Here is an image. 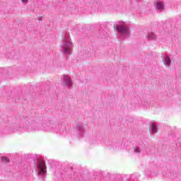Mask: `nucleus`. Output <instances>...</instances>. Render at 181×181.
<instances>
[{
    "instance_id": "obj_1",
    "label": "nucleus",
    "mask_w": 181,
    "mask_h": 181,
    "mask_svg": "<svg viewBox=\"0 0 181 181\" xmlns=\"http://www.w3.org/2000/svg\"><path fill=\"white\" fill-rule=\"evenodd\" d=\"M42 118L36 119L33 116H25L13 119L11 125L4 124L5 129L11 128L13 131H18L19 132H40L42 122Z\"/></svg>"
},
{
    "instance_id": "obj_2",
    "label": "nucleus",
    "mask_w": 181,
    "mask_h": 181,
    "mask_svg": "<svg viewBox=\"0 0 181 181\" xmlns=\"http://www.w3.org/2000/svg\"><path fill=\"white\" fill-rule=\"evenodd\" d=\"M42 131L45 132H54V134H59V135L64 136L67 134L66 124L64 123L57 124L56 122L46 120L42 122Z\"/></svg>"
},
{
    "instance_id": "obj_3",
    "label": "nucleus",
    "mask_w": 181,
    "mask_h": 181,
    "mask_svg": "<svg viewBox=\"0 0 181 181\" xmlns=\"http://www.w3.org/2000/svg\"><path fill=\"white\" fill-rule=\"evenodd\" d=\"M61 52L64 54H71V50H73V42L71 38H70V33L64 32L62 34V40L60 44Z\"/></svg>"
},
{
    "instance_id": "obj_4",
    "label": "nucleus",
    "mask_w": 181,
    "mask_h": 181,
    "mask_svg": "<svg viewBox=\"0 0 181 181\" xmlns=\"http://www.w3.org/2000/svg\"><path fill=\"white\" fill-rule=\"evenodd\" d=\"M114 28H115L119 36L123 37V39H127V37H129V35H131V32L129 31V26H128L127 23L122 21L116 23L114 25Z\"/></svg>"
},
{
    "instance_id": "obj_5",
    "label": "nucleus",
    "mask_w": 181,
    "mask_h": 181,
    "mask_svg": "<svg viewBox=\"0 0 181 181\" xmlns=\"http://www.w3.org/2000/svg\"><path fill=\"white\" fill-rule=\"evenodd\" d=\"M35 170L37 172V175L42 176L43 179L46 173H47L46 162L43 160H37L35 163Z\"/></svg>"
},
{
    "instance_id": "obj_6",
    "label": "nucleus",
    "mask_w": 181,
    "mask_h": 181,
    "mask_svg": "<svg viewBox=\"0 0 181 181\" xmlns=\"http://www.w3.org/2000/svg\"><path fill=\"white\" fill-rule=\"evenodd\" d=\"M121 143L116 139L109 140L106 144L107 149H112L115 151V149H121Z\"/></svg>"
},
{
    "instance_id": "obj_7",
    "label": "nucleus",
    "mask_w": 181,
    "mask_h": 181,
    "mask_svg": "<svg viewBox=\"0 0 181 181\" xmlns=\"http://www.w3.org/2000/svg\"><path fill=\"white\" fill-rule=\"evenodd\" d=\"M86 129H87V124L84 123H78L76 124V134L79 136H84L86 134Z\"/></svg>"
},
{
    "instance_id": "obj_8",
    "label": "nucleus",
    "mask_w": 181,
    "mask_h": 181,
    "mask_svg": "<svg viewBox=\"0 0 181 181\" xmlns=\"http://www.w3.org/2000/svg\"><path fill=\"white\" fill-rule=\"evenodd\" d=\"M62 85L68 88H71L73 87V82L71 81V78L68 75H64L62 79Z\"/></svg>"
},
{
    "instance_id": "obj_9",
    "label": "nucleus",
    "mask_w": 181,
    "mask_h": 181,
    "mask_svg": "<svg viewBox=\"0 0 181 181\" xmlns=\"http://www.w3.org/2000/svg\"><path fill=\"white\" fill-rule=\"evenodd\" d=\"M144 175L147 176V177H153V176H156V172L153 170V168H147L144 173Z\"/></svg>"
},
{
    "instance_id": "obj_10",
    "label": "nucleus",
    "mask_w": 181,
    "mask_h": 181,
    "mask_svg": "<svg viewBox=\"0 0 181 181\" xmlns=\"http://www.w3.org/2000/svg\"><path fill=\"white\" fill-rule=\"evenodd\" d=\"M163 63L165 66V67H170V64H172V59H170V57L168 55L164 57L163 58Z\"/></svg>"
},
{
    "instance_id": "obj_11",
    "label": "nucleus",
    "mask_w": 181,
    "mask_h": 181,
    "mask_svg": "<svg viewBox=\"0 0 181 181\" xmlns=\"http://www.w3.org/2000/svg\"><path fill=\"white\" fill-rule=\"evenodd\" d=\"M156 9V11H159L160 12H162V11H165V4H163V2L160 1H157Z\"/></svg>"
},
{
    "instance_id": "obj_12",
    "label": "nucleus",
    "mask_w": 181,
    "mask_h": 181,
    "mask_svg": "<svg viewBox=\"0 0 181 181\" xmlns=\"http://www.w3.org/2000/svg\"><path fill=\"white\" fill-rule=\"evenodd\" d=\"M156 132H158V127L155 123H152L151 125V134L153 135L156 134Z\"/></svg>"
},
{
    "instance_id": "obj_13",
    "label": "nucleus",
    "mask_w": 181,
    "mask_h": 181,
    "mask_svg": "<svg viewBox=\"0 0 181 181\" xmlns=\"http://www.w3.org/2000/svg\"><path fill=\"white\" fill-rule=\"evenodd\" d=\"M98 37H100V39H107L108 34L105 30L100 31Z\"/></svg>"
},
{
    "instance_id": "obj_14",
    "label": "nucleus",
    "mask_w": 181,
    "mask_h": 181,
    "mask_svg": "<svg viewBox=\"0 0 181 181\" xmlns=\"http://www.w3.org/2000/svg\"><path fill=\"white\" fill-rule=\"evenodd\" d=\"M148 40H155V39H156V35L153 33H149L148 35Z\"/></svg>"
},
{
    "instance_id": "obj_15",
    "label": "nucleus",
    "mask_w": 181,
    "mask_h": 181,
    "mask_svg": "<svg viewBox=\"0 0 181 181\" xmlns=\"http://www.w3.org/2000/svg\"><path fill=\"white\" fill-rule=\"evenodd\" d=\"M98 144H100V141L97 138L94 137L90 141L91 145H98Z\"/></svg>"
},
{
    "instance_id": "obj_16",
    "label": "nucleus",
    "mask_w": 181,
    "mask_h": 181,
    "mask_svg": "<svg viewBox=\"0 0 181 181\" xmlns=\"http://www.w3.org/2000/svg\"><path fill=\"white\" fill-rule=\"evenodd\" d=\"M142 150L139 148V146H136L134 148V153H141Z\"/></svg>"
},
{
    "instance_id": "obj_17",
    "label": "nucleus",
    "mask_w": 181,
    "mask_h": 181,
    "mask_svg": "<svg viewBox=\"0 0 181 181\" xmlns=\"http://www.w3.org/2000/svg\"><path fill=\"white\" fill-rule=\"evenodd\" d=\"M67 175H68L69 179H70V177H71V179H73L74 180V179H76V177H74V175H76V173H74V175H72L71 169L67 173Z\"/></svg>"
},
{
    "instance_id": "obj_18",
    "label": "nucleus",
    "mask_w": 181,
    "mask_h": 181,
    "mask_svg": "<svg viewBox=\"0 0 181 181\" xmlns=\"http://www.w3.org/2000/svg\"><path fill=\"white\" fill-rule=\"evenodd\" d=\"M1 160L3 162H5V163H8L9 162V158H8L6 156H3V157H1Z\"/></svg>"
},
{
    "instance_id": "obj_19",
    "label": "nucleus",
    "mask_w": 181,
    "mask_h": 181,
    "mask_svg": "<svg viewBox=\"0 0 181 181\" xmlns=\"http://www.w3.org/2000/svg\"><path fill=\"white\" fill-rule=\"evenodd\" d=\"M0 131H1V132H4V131H5V128H4V127H0Z\"/></svg>"
},
{
    "instance_id": "obj_20",
    "label": "nucleus",
    "mask_w": 181,
    "mask_h": 181,
    "mask_svg": "<svg viewBox=\"0 0 181 181\" xmlns=\"http://www.w3.org/2000/svg\"><path fill=\"white\" fill-rule=\"evenodd\" d=\"M21 1L23 2V4H25V3L28 2V0H21Z\"/></svg>"
},
{
    "instance_id": "obj_21",
    "label": "nucleus",
    "mask_w": 181,
    "mask_h": 181,
    "mask_svg": "<svg viewBox=\"0 0 181 181\" xmlns=\"http://www.w3.org/2000/svg\"><path fill=\"white\" fill-rule=\"evenodd\" d=\"M39 21H42V19H41V18H39Z\"/></svg>"
}]
</instances>
